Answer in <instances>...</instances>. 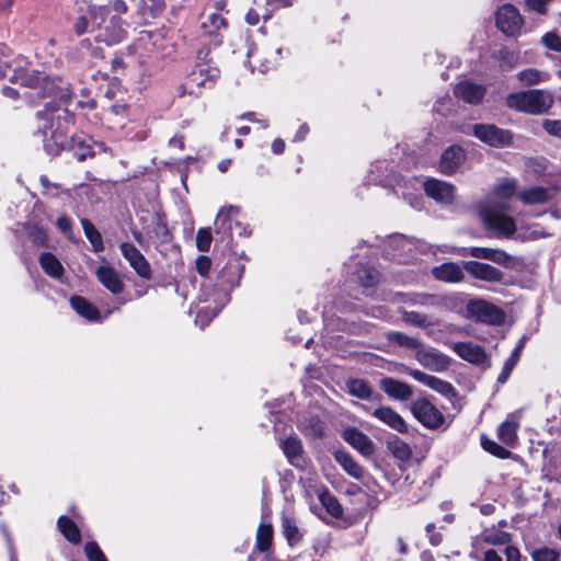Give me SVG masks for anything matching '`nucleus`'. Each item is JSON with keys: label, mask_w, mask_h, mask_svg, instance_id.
<instances>
[{"label": "nucleus", "mask_w": 561, "mask_h": 561, "mask_svg": "<svg viewBox=\"0 0 561 561\" xmlns=\"http://www.w3.org/2000/svg\"><path fill=\"white\" fill-rule=\"evenodd\" d=\"M22 83L33 89L43 85V95L37 92V96L44 98L47 93L54 100L58 99L60 101V104L49 101L45 103L44 110L38 112L39 118L44 121L42 128L46 151L49 154L57 156L61 150L67 149L79 161L93 157L94 151L90 138L85 136L68 138L69 128L73 124V116L66 107L72 95L68 84L62 81L56 84L42 72L35 70L26 73Z\"/></svg>", "instance_id": "obj_1"}, {"label": "nucleus", "mask_w": 561, "mask_h": 561, "mask_svg": "<svg viewBox=\"0 0 561 561\" xmlns=\"http://www.w3.org/2000/svg\"><path fill=\"white\" fill-rule=\"evenodd\" d=\"M518 181L514 178L501 179L492 188L490 196L481 204L480 215L488 229L502 237H512L516 231L513 217L504 211L510 209L508 201L517 197Z\"/></svg>", "instance_id": "obj_2"}, {"label": "nucleus", "mask_w": 561, "mask_h": 561, "mask_svg": "<svg viewBox=\"0 0 561 561\" xmlns=\"http://www.w3.org/2000/svg\"><path fill=\"white\" fill-rule=\"evenodd\" d=\"M510 108L531 115L546 113L553 104L550 92L545 90H528L511 93L506 99Z\"/></svg>", "instance_id": "obj_3"}, {"label": "nucleus", "mask_w": 561, "mask_h": 561, "mask_svg": "<svg viewBox=\"0 0 561 561\" xmlns=\"http://www.w3.org/2000/svg\"><path fill=\"white\" fill-rule=\"evenodd\" d=\"M240 208L237 206L222 207L215 219V233L219 241L230 244L234 236L248 237L250 231L239 220Z\"/></svg>", "instance_id": "obj_4"}, {"label": "nucleus", "mask_w": 561, "mask_h": 561, "mask_svg": "<svg viewBox=\"0 0 561 561\" xmlns=\"http://www.w3.org/2000/svg\"><path fill=\"white\" fill-rule=\"evenodd\" d=\"M218 77L219 69L217 67L209 64H197L184 83L180 85L179 94L198 96L204 89H211Z\"/></svg>", "instance_id": "obj_5"}, {"label": "nucleus", "mask_w": 561, "mask_h": 561, "mask_svg": "<svg viewBox=\"0 0 561 561\" xmlns=\"http://www.w3.org/2000/svg\"><path fill=\"white\" fill-rule=\"evenodd\" d=\"M495 20L499 30L507 36L517 35L524 25V19L518 9L511 3H505L497 9Z\"/></svg>", "instance_id": "obj_6"}, {"label": "nucleus", "mask_w": 561, "mask_h": 561, "mask_svg": "<svg viewBox=\"0 0 561 561\" xmlns=\"http://www.w3.org/2000/svg\"><path fill=\"white\" fill-rule=\"evenodd\" d=\"M368 182L381 186H391L397 195L400 193L399 188L402 187V183H407L403 179L392 174L389 163L385 160L377 161L371 165Z\"/></svg>", "instance_id": "obj_7"}, {"label": "nucleus", "mask_w": 561, "mask_h": 561, "mask_svg": "<svg viewBox=\"0 0 561 561\" xmlns=\"http://www.w3.org/2000/svg\"><path fill=\"white\" fill-rule=\"evenodd\" d=\"M473 135L482 142L492 147L508 146L513 139L512 134L492 124H476Z\"/></svg>", "instance_id": "obj_8"}, {"label": "nucleus", "mask_w": 561, "mask_h": 561, "mask_svg": "<svg viewBox=\"0 0 561 561\" xmlns=\"http://www.w3.org/2000/svg\"><path fill=\"white\" fill-rule=\"evenodd\" d=\"M411 411L424 426L437 428L444 423V415L427 399H417L411 405Z\"/></svg>", "instance_id": "obj_9"}, {"label": "nucleus", "mask_w": 561, "mask_h": 561, "mask_svg": "<svg viewBox=\"0 0 561 561\" xmlns=\"http://www.w3.org/2000/svg\"><path fill=\"white\" fill-rule=\"evenodd\" d=\"M468 311L479 321L490 324H500L504 320L503 311L484 300L469 302Z\"/></svg>", "instance_id": "obj_10"}, {"label": "nucleus", "mask_w": 561, "mask_h": 561, "mask_svg": "<svg viewBox=\"0 0 561 561\" xmlns=\"http://www.w3.org/2000/svg\"><path fill=\"white\" fill-rule=\"evenodd\" d=\"M122 255L127 260L134 271L142 278L149 279L151 277V268L147 259L142 253L129 242H123L119 245Z\"/></svg>", "instance_id": "obj_11"}, {"label": "nucleus", "mask_w": 561, "mask_h": 561, "mask_svg": "<svg viewBox=\"0 0 561 561\" xmlns=\"http://www.w3.org/2000/svg\"><path fill=\"white\" fill-rule=\"evenodd\" d=\"M415 358L424 368L433 371H444L450 364L448 356L435 348L424 347L423 345L417 350Z\"/></svg>", "instance_id": "obj_12"}, {"label": "nucleus", "mask_w": 561, "mask_h": 561, "mask_svg": "<svg viewBox=\"0 0 561 561\" xmlns=\"http://www.w3.org/2000/svg\"><path fill=\"white\" fill-rule=\"evenodd\" d=\"M426 195L437 203L451 204L455 198V187L450 183L437 180L428 179L423 183Z\"/></svg>", "instance_id": "obj_13"}, {"label": "nucleus", "mask_w": 561, "mask_h": 561, "mask_svg": "<svg viewBox=\"0 0 561 561\" xmlns=\"http://www.w3.org/2000/svg\"><path fill=\"white\" fill-rule=\"evenodd\" d=\"M465 271L476 279L490 282V283H499L503 279V273L486 263H481L478 261H467L463 263Z\"/></svg>", "instance_id": "obj_14"}, {"label": "nucleus", "mask_w": 561, "mask_h": 561, "mask_svg": "<svg viewBox=\"0 0 561 561\" xmlns=\"http://www.w3.org/2000/svg\"><path fill=\"white\" fill-rule=\"evenodd\" d=\"M486 93L483 84H478L469 80L457 83L454 88V94L469 104H479Z\"/></svg>", "instance_id": "obj_15"}, {"label": "nucleus", "mask_w": 561, "mask_h": 561, "mask_svg": "<svg viewBox=\"0 0 561 561\" xmlns=\"http://www.w3.org/2000/svg\"><path fill=\"white\" fill-rule=\"evenodd\" d=\"M279 447L290 465L300 469L305 468L306 460L304 457V447L298 436L290 435L287 438L282 439Z\"/></svg>", "instance_id": "obj_16"}, {"label": "nucleus", "mask_w": 561, "mask_h": 561, "mask_svg": "<svg viewBox=\"0 0 561 561\" xmlns=\"http://www.w3.org/2000/svg\"><path fill=\"white\" fill-rule=\"evenodd\" d=\"M460 254L488 260L503 266H508L512 261L511 255L505 251L492 248L471 247L462 249Z\"/></svg>", "instance_id": "obj_17"}, {"label": "nucleus", "mask_w": 561, "mask_h": 561, "mask_svg": "<svg viewBox=\"0 0 561 561\" xmlns=\"http://www.w3.org/2000/svg\"><path fill=\"white\" fill-rule=\"evenodd\" d=\"M520 411L512 412L497 430L499 439L508 447H515L519 428Z\"/></svg>", "instance_id": "obj_18"}, {"label": "nucleus", "mask_w": 561, "mask_h": 561, "mask_svg": "<svg viewBox=\"0 0 561 561\" xmlns=\"http://www.w3.org/2000/svg\"><path fill=\"white\" fill-rule=\"evenodd\" d=\"M203 33L211 37L214 45H219L222 41V32L227 28L226 20L219 13H209L202 21Z\"/></svg>", "instance_id": "obj_19"}, {"label": "nucleus", "mask_w": 561, "mask_h": 561, "mask_svg": "<svg viewBox=\"0 0 561 561\" xmlns=\"http://www.w3.org/2000/svg\"><path fill=\"white\" fill-rule=\"evenodd\" d=\"M379 387L388 397L396 400L407 401L413 396V390L408 383L391 377L382 378Z\"/></svg>", "instance_id": "obj_20"}, {"label": "nucleus", "mask_w": 561, "mask_h": 561, "mask_svg": "<svg viewBox=\"0 0 561 561\" xmlns=\"http://www.w3.org/2000/svg\"><path fill=\"white\" fill-rule=\"evenodd\" d=\"M409 375L417 380L419 382L423 383L424 386L433 389L434 391L448 397L454 393L453 386L440 378H437L432 375H427L419 369H409Z\"/></svg>", "instance_id": "obj_21"}, {"label": "nucleus", "mask_w": 561, "mask_h": 561, "mask_svg": "<svg viewBox=\"0 0 561 561\" xmlns=\"http://www.w3.org/2000/svg\"><path fill=\"white\" fill-rule=\"evenodd\" d=\"M551 190L543 186L525 187L517 193V199L524 205H545L551 199Z\"/></svg>", "instance_id": "obj_22"}, {"label": "nucleus", "mask_w": 561, "mask_h": 561, "mask_svg": "<svg viewBox=\"0 0 561 561\" xmlns=\"http://www.w3.org/2000/svg\"><path fill=\"white\" fill-rule=\"evenodd\" d=\"M95 275L99 282L112 294L117 295L123 291L124 283L118 273L107 264L96 268Z\"/></svg>", "instance_id": "obj_23"}, {"label": "nucleus", "mask_w": 561, "mask_h": 561, "mask_svg": "<svg viewBox=\"0 0 561 561\" xmlns=\"http://www.w3.org/2000/svg\"><path fill=\"white\" fill-rule=\"evenodd\" d=\"M343 438L364 456H370L375 451V446L371 439L356 428H346L343 432Z\"/></svg>", "instance_id": "obj_24"}, {"label": "nucleus", "mask_w": 561, "mask_h": 561, "mask_svg": "<svg viewBox=\"0 0 561 561\" xmlns=\"http://www.w3.org/2000/svg\"><path fill=\"white\" fill-rule=\"evenodd\" d=\"M451 348L459 357L472 364H481L486 358L484 350L472 342L451 343Z\"/></svg>", "instance_id": "obj_25"}, {"label": "nucleus", "mask_w": 561, "mask_h": 561, "mask_svg": "<svg viewBox=\"0 0 561 561\" xmlns=\"http://www.w3.org/2000/svg\"><path fill=\"white\" fill-rule=\"evenodd\" d=\"M466 154L461 147L451 146L447 148L440 158L439 168L444 174H453L465 161Z\"/></svg>", "instance_id": "obj_26"}, {"label": "nucleus", "mask_w": 561, "mask_h": 561, "mask_svg": "<svg viewBox=\"0 0 561 561\" xmlns=\"http://www.w3.org/2000/svg\"><path fill=\"white\" fill-rule=\"evenodd\" d=\"M371 415L399 433H405L408 431V426L402 416L390 407H379L371 412Z\"/></svg>", "instance_id": "obj_27"}, {"label": "nucleus", "mask_w": 561, "mask_h": 561, "mask_svg": "<svg viewBox=\"0 0 561 561\" xmlns=\"http://www.w3.org/2000/svg\"><path fill=\"white\" fill-rule=\"evenodd\" d=\"M463 271V264L459 265L458 263L448 262L434 267L432 274L438 280L458 283L465 277Z\"/></svg>", "instance_id": "obj_28"}, {"label": "nucleus", "mask_w": 561, "mask_h": 561, "mask_svg": "<svg viewBox=\"0 0 561 561\" xmlns=\"http://www.w3.org/2000/svg\"><path fill=\"white\" fill-rule=\"evenodd\" d=\"M346 387L350 394L353 397H357L363 400H381V396L379 393H375L369 383L363 379H351L347 381Z\"/></svg>", "instance_id": "obj_29"}, {"label": "nucleus", "mask_w": 561, "mask_h": 561, "mask_svg": "<svg viewBox=\"0 0 561 561\" xmlns=\"http://www.w3.org/2000/svg\"><path fill=\"white\" fill-rule=\"evenodd\" d=\"M70 305L76 310V312L81 317L90 321L100 320V312L98 308L91 302H89L85 298L80 296H73L70 299Z\"/></svg>", "instance_id": "obj_30"}, {"label": "nucleus", "mask_w": 561, "mask_h": 561, "mask_svg": "<svg viewBox=\"0 0 561 561\" xmlns=\"http://www.w3.org/2000/svg\"><path fill=\"white\" fill-rule=\"evenodd\" d=\"M39 265L43 268V271L53 278L59 279L64 275L65 268L62 264L50 252H45L41 254Z\"/></svg>", "instance_id": "obj_31"}, {"label": "nucleus", "mask_w": 561, "mask_h": 561, "mask_svg": "<svg viewBox=\"0 0 561 561\" xmlns=\"http://www.w3.org/2000/svg\"><path fill=\"white\" fill-rule=\"evenodd\" d=\"M118 23L119 21H112L110 26L95 36V39L106 45L121 43L126 36V31Z\"/></svg>", "instance_id": "obj_32"}, {"label": "nucleus", "mask_w": 561, "mask_h": 561, "mask_svg": "<svg viewBox=\"0 0 561 561\" xmlns=\"http://www.w3.org/2000/svg\"><path fill=\"white\" fill-rule=\"evenodd\" d=\"M334 458L351 477L357 480L363 477V468L352 458L350 454L339 450L334 454Z\"/></svg>", "instance_id": "obj_33"}, {"label": "nucleus", "mask_w": 561, "mask_h": 561, "mask_svg": "<svg viewBox=\"0 0 561 561\" xmlns=\"http://www.w3.org/2000/svg\"><path fill=\"white\" fill-rule=\"evenodd\" d=\"M300 431L310 437H321L324 433V424L318 416L304 417L299 421Z\"/></svg>", "instance_id": "obj_34"}, {"label": "nucleus", "mask_w": 561, "mask_h": 561, "mask_svg": "<svg viewBox=\"0 0 561 561\" xmlns=\"http://www.w3.org/2000/svg\"><path fill=\"white\" fill-rule=\"evenodd\" d=\"M81 226L83 228L87 239L90 241L94 252H101L104 250V243L101 233L95 226L87 218L81 219Z\"/></svg>", "instance_id": "obj_35"}, {"label": "nucleus", "mask_w": 561, "mask_h": 561, "mask_svg": "<svg viewBox=\"0 0 561 561\" xmlns=\"http://www.w3.org/2000/svg\"><path fill=\"white\" fill-rule=\"evenodd\" d=\"M283 534L290 547H294L301 540V534L294 518L283 516L282 518Z\"/></svg>", "instance_id": "obj_36"}, {"label": "nucleus", "mask_w": 561, "mask_h": 561, "mask_svg": "<svg viewBox=\"0 0 561 561\" xmlns=\"http://www.w3.org/2000/svg\"><path fill=\"white\" fill-rule=\"evenodd\" d=\"M58 528L61 534L72 543H78L81 540V535L78 526L67 516L58 518Z\"/></svg>", "instance_id": "obj_37"}, {"label": "nucleus", "mask_w": 561, "mask_h": 561, "mask_svg": "<svg viewBox=\"0 0 561 561\" xmlns=\"http://www.w3.org/2000/svg\"><path fill=\"white\" fill-rule=\"evenodd\" d=\"M164 8L163 0H139L138 13L142 19L156 18Z\"/></svg>", "instance_id": "obj_38"}, {"label": "nucleus", "mask_w": 561, "mask_h": 561, "mask_svg": "<svg viewBox=\"0 0 561 561\" xmlns=\"http://www.w3.org/2000/svg\"><path fill=\"white\" fill-rule=\"evenodd\" d=\"M273 542V527L271 524H261L256 531L255 547L259 551H267Z\"/></svg>", "instance_id": "obj_39"}, {"label": "nucleus", "mask_w": 561, "mask_h": 561, "mask_svg": "<svg viewBox=\"0 0 561 561\" xmlns=\"http://www.w3.org/2000/svg\"><path fill=\"white\" fill-rule=\"evenodd\" d=\"M357 282L360 286L369 288L379 282V272L370 266H359L355 273Z\"/></svg>", "instance_id": "obj_40"}, {"label": "nucleus", "mask_w": 561, "mask_h": 561, "mask_svg": "<svg viewBox=\"0 0 561 561\" xmlns=\"http://www.w3.org/2000/svg\"><path fill=\"white\" fill-rule=\"evenodd\" d=\"M387 340L389 342L396 343L399 346L409 348V350H419L422 346V342L416 337L409 336L402 332H388Z\"/></svg>", "instance_id": "obj_41"}, {"label": "nucleus", "mask_w": 561, "mask_h": 561, "mask_svg": "<svg viewBox=\"0 0 561 561\" xmlns=\"http://www.w3.org/2000/svg\"><path fill=\"white\" fill-rule=\"evenodd\" d=\"M402 320L408 324L424 329L434 324L426 314L416 311H403Z\"/></svg>", "instance_id": "obj_42"}, {"label": "nucleus", "mask_w": 561, "mask_h": 561, "mask_svg": "<svg viewBox=\"0 0 561 561\" xmlns=\"http://www.w3.org/2000/svg\"><path fill=\"white\" fill-rule=\"evenodd\" d=\"M519 81L526 85H534L548 79V75L535 68L525 69L517 75Z\"/></svg>", "instance_id": "obj_43"}, {"label": "nucleus", "mask_w": 561, "mask_h": 561, "mask_svg": "<svg viewBox=\"0 0 561 561\" xmlns=\"http://www.w3.org/2000/svg\"><path fill=\"white\" fill-rule=\"evenodd\" d=\"M319 500L331 516L341 517L343 515V508L341 504L339 503L336 497H334L329 492L321 493Z\"/></svg>", "instance_id": "obj_44"}, {"label": "nucleus", "mask_w": 561, "mask_h": 561, "mask_svg": "<svg viewBox=\"0 0 561 561\" xmlns=\"http://www.w3.org/2000/svg\"><path fill=\"white\" fill-rule=\"evenodd\" d=\"M481 445L485 451L490 453L491 455L497 458L507 459L511 456L510 450L499 445L496 442L486 438L485 436L481 437Z\"/></svg>", "instance_id": "obj_45"}, {"label": "nucleus", "mask_w": 561, "mask_h": 561, "mask_svg": "<svg viewBox=\"0 0 561 561\" xmlns=\"http://www.w3.org/2000/svg\"><path fill=\"white\" fill-rule=\"evenodd\" d=\"M391 454L401 461H407L412 456L410 446L401 439H394L389 443Z\"/></svg>", "instance_id": "obj_46"}, {"label": "nucleus", "mask_w": 561, "mask_h": 561, "mask_svg": "<svg viewBox=\"0 0 561 561\" xmlns=\"http://www.w3.org/2000/svg\"><path fill=\"white\" fill-rule=\"evenodd\" d=\"M391 244L394 247V250L398 251V256H401V253H410L413 249V241L411 239L404 237H394L391 240ZM397 256V254H393ZM400 262L404 261L402 257H398Z\"/></svg>", "instance_id": "obj_47"}, {"label": "nucleus", "mask_w": 561, "mask_h": 561, "mask_svg": "<svg viewBox=\"0 0 561 561\" xmlns=\"http://www.w3.org/2000/svg\"><path fill=\"white\" fill-rule=\"evenodd\" d=\"M89 13L92 25L99 27L107 14L106 4H91Z\"/></svg>", "instance_id": "obj_48"}, {"label": "nucleus", "mask_w": 561, "mask_h": 561, "mask_svg": "<svg viewBox=\"0 0 561 561\" xmlns=\"http://www.w3.org/2000/svg\"><path fill=\"white\" fill-rule=\"evenodd\" d=\"M560 557V553L550 548H540L537 550H534L531 552V558L534 561H558Z\"/></svg>", "instance_id": "obj_49"}, {"label": "nucleus", "mask_w": 561, "mask_h": 561, "mask_svg": "<svg viewBox=\"0 0 561 561\" xmlns=\"http://www.w3.org/2000/svg\"><path fill=\"white\" fill-rule=\"evenodd\" d=\"M483 541L493 546H503L511 541V535L506 531L497 530L483 536Z\"/></svg>", "instance_id": "obj_50"}, {"label": "nucleus", "mask_w": 561, "mask_h": 561, "mask_svg": "<svg viewBox=\"0 0 561 561\" xmlns=\"http://www.w3.org/2000/svg\"><path fill=\"white\" fill-rule=\"evenodd\" d=\"M211 232L208 228H202L197 231L196 234V245L197 249L202 252H207L210 249L211 244Z\"/></svg>", "instance_id": "obj_51"}, {"label": "nucleus", "mask_w": 561, "mask_h": 561, "mask_svg": "<svg viewBox=\"0 0 561 561\" xmlns=\"http://www.w3.org/2000/svg\"><path fill=\"white\" fill-rule=\"evenodd\" d=\"M519 351H520V346H517L512 356L505 362L504 364V367H503V370L502 373L500 374L497 380L499 382H505L512 371V369L514 368L517 359H518V356H519Z\"/></svg>", "instance_id": "obj_52"}, {"label": "nucleus", "mask_w": 561, "mask_h": 561, "mask_svg": "<svg viewBox=\"0 0 561 561\" xmlns=\"http://www.w3.org/2000/svg\"><path fill=\"white\" fill-rule=\"evenodd\" d=\"M84 552L89 561H107L104 553L94 541L85 543Z\"/></svg>", "instance_id": "obj_53"}, {"label": "nucleus", "mask_w": 561, "mask_h": 561, "mask_svg": "<svg viewBox=\"0 0 561 561\" xmlns=\"http://www.w3.org/2000/svg\"><path fill=\"white\" fill-rule=\"evenodd\" d=\"M541 43L550 50L561 51V37L556 32H548L541 37Z\"/></svg>", "instance_id": "obj_54"}, {"label": "nucleus", "mask_w": 561, "mask_h": 561, "mask_svg": "<svg viewBox=\"0 0 561 561\" xmlns=\"http://www.w3.org/2000/svg\"><path fill=\"white\" fill-rule=\"evenodd\" d=\"M502 70H510L515 67L517 57L507 49H501L497 54Z\"/></svg>", "instance_id": "obj_55"}, {"label": "nucleus", "mask_w": 561, "mask_h": 561, "mask_svg": "<svg viewBox=\"0 0 561 561\" xmlns=\"http://www.w3.org/2000/svg\"><path fill=\"white\" fill-rule=\"evenodd\" d=\"M550 1L551 0H525V4L528 10L543 15L548 12V4Z\"/></svg>", "instance_id": "obj_56"}, {"label": "nucleus", "mask_w": 561, "mask_h": 561, "mask_svg": "<svg viewBox=\"0 0 561 561\" xmlns=\"http://www.w3.org/2000/svg\"><path fill=\"white\" fill-rule=\"evenodd\" d=\"M28 236L36 244L43 245L46 242V232L37 226H31L28 228Z\"/></svg>", "instance_id": "obj_57"}, {"label": "nucleus", "mask_w": 561, "mask_h": 561, "mask_svg": "<svg viewBox=\"0 0 561 561\" xmlns=\"http://www.w3.org/2000/svg\"><path fill=\"white\" fill-rule=\"evenodd\" d=\"M411 304L415 306H434L436 298L433 295L417 294L411 298Z\"/></svg>", "instance_id": "obj_58"}, {"label": "nucleus", "mask_w": 561, "mask_h": 561, "mask_svg": "<svg viewBox=\"0 0 561 561\" xmlns=\"http://www.w3.org/2000/svg\"><path fill=\"white\" fill-rule=\"evenodd\" d=\"M195 265L201 276H207L211 267V261L208 256L201 255L197 257Z\"/></svg>", "instance_id": "obj_59"}, {"label": "nucleus", "mask_w": 561, "mask_h": 561, "mask_svg": "<svg viewBox=\"0 0 561 561\" xmlns=\"http://www.w3.org/2000/svg\"><path fill=\"white\" fill-rule=\"evenodd\" d=\"M543 128L548 134L561 137V121L546 119L543 122Z\"/></svg>", "instance_id": "obj_60"}, {"label": "nucleus", "mask_w": 561, "mask_h": 561, "mask_svg": "<svg viewBox=\"0 0 561 561\" xmlns=\"http://www.w3.org/2000/svg\"><path fill=\"white\" fill-rule=\"evenodd\" d=\"M282 54V48H277L275 49L274 51V56L273 58H268V59H264L260 66H259V71L261 73H264L266 72L268 69H271L272 67H274V65L277 62V60L279 59V55Z\"/></svg>", "instance_id": "obj_61"}, {"label": "nucleus", "mask_w": 561, "mask_h": 561, "mask_svg": "<svg viewBox=\"0 0 561 561\" xmlns=\"http://www.w3.org/2000/svg\"><path fill=\"white\" fill-rule=\"evenodd\" d=\"M82 51H89L92 58H103V51L99 47H92L89 39H83L80 43Z\"/></svg>", "instance_id": "obj_62"}, {"label": "nucleus", "mask_w": 561, "mask_h": 561, "mask_svg": "<svg viewBox=\"0 0 561 561\" xmlns=\"http://www.w3.org/2000/svg\"><path fill=\"white\" fill-rule=\"evenodd\" d=\"M401 194H402V197L410 204L411 207H413V208L421 207L422 198L420 195L414 194V193H407V192H401Z\"/></svg>", "instance_id": "obj_63"}, {"label": "nucleus", "mask_w": 561, "mask_h": 561, "mask_svg": "<svg viewBox=\"0 0 561 561\" xmlns=\"http://www.w3.org/2000/svg\"><path fill=\"white\" fill-rule=\"evenodd\" d=\"M504 552L506 561H520V552L516 547L507 546Z\"/></svg>", "instance_id": "obj_64"}]
</instances>
